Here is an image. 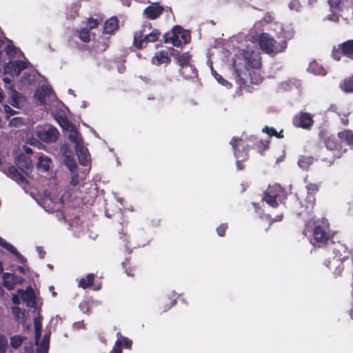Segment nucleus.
<instances>
[{
  "instance_id": "nucleus-5",
  "label": "nucleus",
  "mask_w": 353,
  "mask_h": 353,
  "mask_svg": "<svg viewBox=\"0 0 353 353\" xmlns=\"http://www.w3.org/2000/svg\"><path fill=\"white\" fill-rule=\"evenodd\" d=\"M313 237L316 243L322 244H325L331 238L330 223L327 219L323 218L314 223Z\"/></svg>"
},
{
  "instance_id": "nucleus-27",
  "label": "nucleus",
  "mask_w": 353,
  "mask_h": 353,
  "mask_svg": "<svg viewBox=\"0 0 353 353\" xmlns=\"http://www.w3.org/2000/svg\"><path fill=\"white\" fill-rule=\"evenodd\" d=\"M341 47L343 56H346L353 59V39L347 40L339 44Z\"/></svg>"
},
{
  "instance_id": "nucleus-61",
  "label": "nucleus",
  "mask_w": 353,
  "mask_h": 353,
  "mask_svg": "<svg viewBox=\"0 0 353 353\" xmlns=\"http://www.w3.org/2000/svg\"><path fill=\"white\" fill-rule=\"evenodd\" d=\"M214 77L216 78V79L222 85H226L228 82L224 79L221 75L219 74L216 72H214Z\"/></svg>"
},
{
  "instance_id": "nucleus-60",
  "label": "nucleus",
  "mask_w": 353,
  "mask_h": 353,
  "mask_svg": "<svg viewBox=\"0 0 353 353\" xmlns=\"http://www.w3.org/2000/svg\"><path fill=\"white\" fill-rule=\"evenodd\" d=\"M79 176L77 172L72 174L70 183L72 186H77L79 183Z\"/></svg>"
},
{
  "instance_id": "nucleus-16",
  "label": "nucleus",
  "mask_w": 353,
  "mask_h": 353,
  "mask_svg": "<svg viewBox=\"0 0 353 353\" xmlns=\"http://www.w3.org/2000/svg\"><path fill=\"white\" fill-rule=\"evenodd\" d=\"M343 262L332 257L325 261V265L336 276H340L345 269Z\"/></svg>"
},
{
  "instance_id": "nucleus-2",
  "label": "nucleus",
  "mask_w": 353,
  "mask_h": 353,
  "mask_svg": "<svg viewBox=\"0 0 353 353\" xmlns=\"http://www.w3.org/2000/svg\"><path fill=\"white\" fill-rule=\"evenodd\" d=\"M287 192L279 184L269 185L263 193L262 201H265L272 208L279 207V203H283L287 198Z\"/></svg>"
},
{
  "instance_id": "nucleus-12",
  "label": "nucleus",
  "mask_w": 353,
  "mask_h": 353,
  "mask_svg": "<svg viewBox=\"0 0 353 353\" xmlns=\"http://www.w3.org/2000/svg\"><path fill=\"white\" fill-rule=\"evenodd\" d=\"M163 6L159 3H153L143 10V14L148 19L155 20L163 13Z\"/></svg>"
},
{
  "instance_id": "nucleus-1",
  "label": "nucleus",
  "mask_w": 353,
  "mask_h": 353,
  "mask_svg": "<svg viewBox=\"0 0 353 353\" xmlns=\"http://www.w3.org/2000/svg\"><path fill=\"white\" fill-rule=\"evenodd\" d=\"M294 32L286 31L282 28L279 38V41L270 37L268 34L263 33L259 38L261 49L267 54H278L283 52L288 47V41L292 39Z\"/></svg>"
},
{
  "instance_id": "nucleus-30",
  "label": "nucleus",
  "mask_w": 353,
  "mask_h": 353,
  "mask_svg": "<svg viewBox=\"0 0 353 353\" xmlns=\"http://www.w3.org/2000/svg\"><path fill=\"white\" fill-rule=\"evenodd\" d=\"M34 325L35 343H37L40 339L42 329L41 317L40 316L34 318Z\"/></svg>"
},
{
  "instance_id": "nucleus-53",
  "label": "nucleus",
  "mask_w": 353,
  "mask_h": 353,
  "mask_svg": "<svg viewBox=\"0 0 353 353\" xmlns=\"http://www.w3.org/2000/svg\"><path fill=\"white\" fill-rule=\"evenodd\" d=\"M5 52L9 57H14L16 54V49L13 45H7Z\"/></svg>"
},
{
  "instance_id": "nucleus-19",
  "label": "nucleus",
  "mask_w": 353,
  "mask_h": 353,
  "mask_svg": "<svg viewBox=\"0 0 353 353\" xmlns=\"http://www.w3.org/2000/svg\"><path fill=\"white\" fill-rule=\"evenodd\" d=\"M7 175L18 183L27 185L28 183L26 177L21 174L14 165H10L8 167L7 170Z\"/></svg>"
},
{
  "instance_id": "nucleus-49",
  "label": "nucleus",
  "mask_w": 353,
  "mask_h": 353,
  "mask_svg": "<svg viewBox=\"0 0 353 353\" xmlns=\"http://www.w3.org/2000/svg\"><path fill=\"white\" fill-rule=\"evenodd\" d=\"M8 347V339L3 334H0V353H6Z\"/></svg>"
},
{
  "instance_id": "nucleus-64",
  "label": "nucleus",
  "mask_w": 353,
  "mask_h": 353,
  "mask_svg": "<svg viewBox=\"0 0 353 353\" xmlns=\"http://www.w3.org/2000/svg\"><path fill=\"white\" fill-rule=\"evenodd\" d=\"M12 302L14 305H19L20 303V298L19 297L18 294H14L12 296Z\"/></svg>"
},
{
  "instance_id": "nucleus-15",
  "label": "nucleus",
  "mask_w": 353,
  "mask_h": 353,
  "mask_svg": "<svg viewBox=\"0 0 353 353\" xmlns=\"http://www.w3.org/2000/svg\"><path fill=\"white\" fill-rule=\"evenodd\" d=\"M17 294L20 295V298L23 302L26 303L28 307H35V294L31 286L27 287L26 290L19 289L17 290Z\"/></svg>"
},
{
  "instance_id": "nucleus-58",
  "label": "nucleus",
  "mask_w": 353,
  "mask_h": 353,
  "mask_svg": "<svg viewBox=\"0 0 353 353\" xmlns=\"http://www.w3.org/2000/svg\"><path fill=\"white\" fill-rule=\"evenodd\" d=\"M301 7V3L299 0H291L289 3V8L291 10H299Z\"/></svg>"
},
{
  "instance_id": "nucleus-34",
  "label": "nucleus",
  "mask_w": 353,
  "mask_h": 353,
  "mask_svg": "<svg viewBox=\"0 0 353 353\" xmlns=\"http://www.w3.org/2000/svg\"><path fill=\"white\" fill-rule=\"evenodd\" d=\"M27 339L26 336L21 335H14L10 337V346L16 350L18 349L23 343L24 341Z\"/></svg>"
},
{
  "instance_id": "nucleus-29",
  "label": "nucleus",
  "mask_w": 353,
  "mask_h": 353,
  "mask_svg": "<svg viewBox=\"0 0 353 353\" xmlns=\"http://www.w3.org/2000/svg\"><path fill=\"white\" fill-rule=\"evenodd\" d=\"M51 94V88L48 86H42L41 90L35 93V97L41 103H44L46 98Z\"/></svg>"
},
{
  "instance_id": "nucleus-50",
  "label": "nucleus",
  "mask_w": 353,
  "mask_h": 353,
  "mask_svg": "<svg viewBox=\"0 0 353 353\" xmlns=\"http://www.w3.org/2000/svg\"><path fill=\"white\" fill-rule=\"evenodd\" d=\"M99 21L97 19H94L92 17H90L87 20V26L88 27V30H92L97 28L99 26Z\"/></svg>"
},
{
  "instance_id": "nucleus-20",
  "label": "nucleus",
  "mask_w": 353,
  "mask_h": 353,
  "mask_svg": "<svg viewBox=\"0 0 353 353\" xmlns=\"http://www.w3.org/2000/svg\"><path fill=\"white\" fill-rule=\"evenodd\" d=\"M119 29V20L117 17H111L106 20L103 24V33L112 34Z\"/></svg>"
},
{
  "instance_id": "nucleus-62",
  "label": "nucleus",
  "mask_w": 353,
  "mask_h": 353,
  "mask_svg": "<svg viewBox=\"0 0 353 353\" xmlns=\"http://www.w3.org/2000/svg\"><path fill=\"white\" fill-rule=\"evenodd\" d=\"M3 109L6 113H7L9 116H13L17 112L14 110H12L9 105H5L3 106Z\"/></svg>"
},
{
  "instance_id": "nucleus-21",
  "label": "nucleus",
  "mask_w": 353,
  "mask_h": 353,
  "mask_svg": "<svg viewBox=\"0 0 353 353\" xmlns=\"http://www.w3.org/2000/svg\"><path fill=\"white\" fill-rule=\"evenodd\" d=\"M170 61L171 59L168 56V52L164 50L157 52L152 59V63L157 65H160L163 63L169 64Z\"/></svg>"
},
{
  "instance_id": "nucleus-8",
  "label": "nucleus",
  "mask_w": 353,
  "mask_h": 353,
  "mask_svg": "<svg viewBox=\"0 0 353 353\" xmlns=\"http://www.w3.org/2000/svg\"><path fill=\"white\" fill-rule=\"evenodd\" d=\"M301 205V210H295L294 213L299 217L309 218L313 212L315 203L316 196L307 193V195L303 201L299 202Z\"/></svg>"
},
{
  "instance_id": "nucleus-44",
  "label": "nucleus",
  "mask_w": 353,
  "mask_h": 353,
  "mask_svg": "<svg viewBox=\"0 0 353 353\" xmlns=\"http://www.w3.org/2000/svg\"><path fill=\"white\" fill-rule=\"evenodd\" d=\"M77 155H78V158H79L80 164H81L83 165H87L88 159L87 154H86L85 152L84 151L83 148L79 149L77 151Z\"/></svg>"
},
{
  "instance_id": "nucleus-38",
  "label": "nucleus",
  "mask_w": 353,
  "mask_h": 353,
  "mask_svg": "<svg viewBox=\"0 0 353 353\" xmlns=\"http://www.w3.org/2000/svg\"><path fill=\"white\" fill-rule=\"evenodd\" d=\"M161 36V32L157 29H153L151 32L148 34H145V39L146 41V43L155 42L158 41Z\"/></svg>"
},
{
  "instance_id": "nucleus-57",
  "label": "nucleus",
  "mask_w": 353,
  "mask_h": 353,
  "mask_svg": "<svg viewBox=\"0 0 353 353\" xmlns=\"http://www.w3.org/2000/svg\"><path fill=\"white\" fill-rule=\"evenodd\" d=\"M227 229H228V224L222 223L216 228L217 234L220 236H224Z\"/></svg>"
},
{
  "instance_id": "nucleus-13",
  "label": "nucleus",
  "mask_w": 353,
  "mask_h": 353,
  "mask_svg": "<svg viewBox=\"0 0 353 353\" xmlns=\"http://www.w3.org/2000/svg\"><path fill=\"white\" fill-rule=\"evenodd\" d=\"M152 28V24L150 22H147L143 25L141 30L134 32L133 41L134 47H136L137 49H141L148 45L145 39V32L146 31V29L150 30Z\"/></svg>"
},
{
  "instance_id": "nucleus-7",
  "label": "nucleus",
  "mask_w": 353,
  "mask_h": 353,
  "mask_svg": "<svg viewBox=\"0 0 353 353\" xmlns=\"http://www.w3.org/2000/svg\"><path fill=\"white\" fill-rule=\"evenodd\" d=\"M234 154L236 159L247 160L249 157V150L250 148L248 144H245L241 138L234 137L230 140Z\"/></svg>"
},
{
  "instance_id": "nucleus-54",
  "label": "nucleus",
  "mask_w": 353,
  "mask_h": 353,
  "mask_svg": "<svg viewBox=\"0 0 353 353\" xmlns=\"http://www.w3.org/2000/svg\"><path fill=\"white\" fill-rule=\"evenodd\" d=\"M262 132H264V133H266L267 134H268L270 137H275L276 136V129H274V128L272 127H269V126H265L263 129H262Z\"/></svg>"
},
{
  "instance_id": "nucleus-24",
  "label": "nucleus",
  "mask_w": 353,
  "mask_h": 353,
  "mask_svg": "<svg viewBox=\"0 0 353 353\" xmlns=\"http://www.w3.org/2000/svg\"><path fill=\"white\" fill-rule=\"evenodd\" d=\"M95 274L93 273L88 274L85 277L81 278L78 282V287L83 289L92 288L94 285V279Z\"/></svg>"
},
{
  "instance_id": "nucleus-43",
  "label": "nucleus",
  "mask_w": 353,
  "mask_h": 353,
  "mask_svg": "<svg viewBox=\"0 0 353 353\" xmlns=\"http://www.w3.org/2000/svg\"><path fill=\"white\" fill-rule=\"evenodd\" d=\"M59 125L64 130H68L70 126V122L65 116H59L57 118Z\"/></svg>"
},
{
  "instance_id": "nucleus-48",
  "label": "nucleus",
  "mask_w": 353,
  "mask_h": 353,
  "mask_svg": "<svg viewBox=\"0 0 353 353\" xmlns=\"http://www.w3.org/2000/svg\"><path fill=\"white\" fill-rule=\"evenodd\" d=\"M12 312L16 320H19L24 316V312L19 306L12 307Z\"/></svg>"
},
{
  "instance_id": "nucleus-47",
  "label": "nucleus",
  "mask_w": 353,
  "mask_h": 353,
  "mask_svg": "<svg viewBox=\"0 0 353 353\" xmlns=\"http://www.w3.org/2000/svg\"><path fill=\"white\" fill-rule=\"evenodd\" d=\"M330 11H331V13L326 17L325 19L330 21H334L336 23L339 22V17H340L339 13L341 11H338V10H330Z\"/></svg>"
},
{
  "instance_id": "nucleus-11",
  "label": "nucleus",
  "mask_w": 353,
  "mask_h": 353,
  "mask_svg": "<svg viewBox=\"0 0 353 353\" xmlns=\"http://www.w3.org/2000/svg\"><path fill=\"white\" fill-rule=\"evenodd\" d=\"M14 163L21 171L28 175L32 170V163L30 157L21 153L15 158Z\"/></svg>"
},
{
  "instance_id": "nucleus-41",
  "label": "nucleus",
  "mask_w": 353,
  "mask_h": 353,
  "mask_svg": "<svg viewBox=\"0 0 353 353\" xmlns=\"http://www.w3.org/2000/svg\"><path fill=\"white\" fill-rule=\"evenodd\" d=\"M109 47V39H105L103 41H98L95 42V48L98 51L104 52Z\"/></svg>"
},
{
  "instance_id": "nucleus-22",
  "label": "nucleus",
  "mask_w": 353,
  "mask_h": 353,
  "mask_svg": "<svg viewBox=\"0 0 353 353\" xmlns=\"http://www.w3.org/2000/svg\"><path fill=\"white\" fill-rule=\"evenodd\" d=\"M180 74L185 79H193L197 77L196 68L190 64L179 69Z\"/></svg>"
},
{
  "instance_id": "nucleus-39",
  "label": "nucleus",
  "mask_w": 353,
  "mask_h": 353,
  "mask_svg": "<svg viewBox=\"0 0 353 353\" xmlns=\"http://www.w3.org/2000/svg\"><path fill=\"white\" fill-rule=\"evenodd\" d=\"M79 38L84 43H89L91 41L90 32L88 28H81L77 30Z\"/></svg>"
},
{
  "instance_id": "nucleus-45",
  "label": "nucleus",
  "mask_w": 353,
  "mask_h": 353,
  "mask_svg": "<svg viewBox=\"0 0 353 353\" xmlns=\"http://www.w3.org/2000/svg\"><path fill=\"white\" fill-rule=\"evenodd\" d=\"M307 193L316 196L319 190V184L314 183H308L306 185Z\"/></svg>"
},
{
  "instance_id": "nucleus-56",
  "label": "nucleus",
  "mask_w": 353,
  "mask_h": 353,
  "mask_svg": "<svg viewBox=\"0 0 353 353\" xmlns=\"http://www.w3.org/2000/svg\"><path fill=\"white\" fill-rule=\"evenodd\" d=\"M120 340L122 341V345H123V347L125 348L128 349V350H130L132 348V340L129 339L127 337H124V336H121Z\"/></svg>"
},
{
  "instance_id": "nucleus-52",
  "label": "nucleus",
  "mask_w": 353,
  "mask_h": 353,
  "mask_svg": "<svg viewBox=\"0 0 353 353\" xmlns=\"http://www.w3.org/2000/svg\"><path fill=\"white\" fill-rule=\"evenodd\" d=\"M121 346L122 341L121 340H117L110 353H122Z\"/></svg>"
},
{
  "instance_id": "nucleus-63",
  "label": "nucleus",
  "mask_w": 353,
  "mask_h": 353,
  "mask_svg": "<svg viewBox=\"0 0 353 353\" xmlns=\"http://www.w3.org/2000/svg\"><path fill=\"white\" fill-rule=\"evenodd\" d=\"M25 353H32L33 352V344L30 343L28 345L24 346Z\"/></svg>"
},
{
  "instance_id": "nucleus-18",
  "label": "nucleus",
  "mask_w": 353,
  "mask_h": 353,
  "mask_svg": "<svg viewBox=\"0 0 353 353\" xmlns=\"http://www.w3.org/2000/svg\"><path fill=\"white\" fill-rule=\"evenodd\" d=\"M338 138L341 142L348 145L351 150H353V130L350 129H343L337 133Z\"/></svg>"
},
{
  "instance_id": "nucleus-31",
  "label": "nucleus",
  "mask_w": 353,
  "mask_h": 353,
  "mask_svg": "<svg viewBox=\"0 0 353 353\" xmlns=\"http://www.w3.org/2000/svg\"><path fill=\"white\" fill-rule=\"evenodd\" d=\"M341 90L346 92H353V75L345 79L340 84Z\"/></svg>"
},
{
  "instance_id": "nucleus-25",
  "label": "nucleus",
  "mask_w": 353,
  "mask_h": 353,
  "mask_svg": "<svg viewBox=\"0 0 353 353\" xmlns=\"http://www.w3.org/2000/svg\"><path fill=\"white\" fill-rule=\"evenodd\" d=\"M308 70L316 75L325 76L327 74V71L323 66L316 61L310 63Z\"/></svg>"
},
{
  "instance_id": "nucleus-9",
  "label": "nucleus",
  "mask_w": 353,
  "mask_h": 353,
  "mask_svg": "<svg viewBox=\"0 0 353 353\" xmlns=\"http://www.w3.org/2000/svg\"><path fill=\"white\" fill-rule=\"evenodd\" d=\"M292 122L296 128L305 130H310L314 123L313 116L306 112H299L296 114L293 117Z\"/></svg>"
},
{
  "instance_id": "nucleus-4",
  "label": "nucleus",
  "mask_w": 353,
  "mask_h": 353,
  "mask_svg": "<svg viewBox=\"0 0 353 353\" xmlns=\"http://www.w3.org/2000/svg\"><path fill=\"white\" fill-rule=\"evenodd\" d=\"M318 137L320 141L323 143L327 150L336 152L339 155L347 152V149L344 148L341 140L336 139V138L331 134L326 129H320L318 132Z\"/></svg>"
},
{
  "instance_id": "nucleus-28",
  "label": "nucleus",
  "mask_w": 353,
  "mask_h": 353,
  "mask_svg": "<svg viewBox=\"0 0 353 353\" xmlns=\"http://www.w3.org/2000/svg\"><path fill=\"white\" fill-rule=\"evenodd\" d=\"M10 67L15 74L19 75L22 70L28 68V63L21 60H15L10 62Z\"/></svg>"
},
{
  "instance_id": "nucleus-33",
  "label": "nucleus",
  "mask_w": 353,
  "mask_h": 353,
  "mask_svg": "<svg viewBox=\"0 0 353 353\" xmlns=\"http://www.w3.org/2000/svg\"><path fill=\"white\" fill-rule=\"evenodd\" d=\"M123 269L128 276H134L137 272V267L132 265L130 259H125L122 263Z\"/></svg>"
},
{
  "instance_id": "nucleus-42",
  "label": "nucleus",
  "mask_w": 353,
  "mask_h": 353,
  "mask_svg": "<svg viewBox=\"0 0 353 353\" xmlns=\"http://www.w3.org/2000/svg\"><path fill=\"white\" fill-rule=\"evenodd\" d=\"M64 163L71 172L76 170L77 168L75 160L70 156L65 157Z\"/></svg>"
},
{
  "instance_id": "nucleus-17",
  "label": "nucleus",
  "mask_w": 353,
  "mask_h": 353,
  "mask_svg": "<svg viewBox=\"0 0 353 353\" xmlns=\"http://www.w3.org/2000/svg\"><path fill=\"white\" fill-rule=\"evenodd\" d=\"M333 258L345 261L349 259V250L347 248L341 243L334 245L333 250Z\"/></svg>"
},
{
  "instance_id": "nucleus-35",
  "label": "nucleus",
  "mask_w": 353,
  "mask_h": 353,
  "mask_svg": "<svg viewBox=\"0 0 353 353\" xmlns=\"http://www.w3.org/2000/svg\"><path fill=\"white\" fill-rule=\"evenodd\" d=\"M10 89L11 90V93H10V99L8 100V103L13 107L17 108L18 105H19V97L20 96V93L17 92L14 89L13 85H10Z\"/></svg>"
},
{
  "instance_id": "nucleus-32",
  "label": "nucleus",
  "mask_w": 353,
  "mask_h": 353,
  "mask_svg": "<svg viewBox=\"0 0 353 353\" xmlns=\"http://www.w3.org/2000/svg\"><path fill=\"white\" fill-rule=\"evenodd\" d=\"M50 158L48 157L40 156L39 157L37 165L38 168H42L43 171L47 172L50 170Z\"/></svg>"
},
{
  "instance_id": "nucleus-40",
  "label": "nucleus",
  "mask_w": 353,
  "mask_h": 353,
  "mask_svg": "<svg viewBox=\"0 0 353 353\" xmlns=\"http://www.w3.org/2000/svg\"><path fill=\"white\" fill-rule=\"evenodd\" d=\"M270 143V138L267 140H261L256 143V147L259 152L261 154L269 148V144Z\"/></svg>"
},
{
  "instance_id": "nucleus-51",
  "label": "nucleus",
  "mask_w": 353,
  "mask_h": 353,
  "mask_svg": "<svg viewBox=\"0 0 353 353\" xmlns=\"http://www.w3.org/2000/svg\"><path fill=\"white\" fill-rule=\"evenodd\" d=\"M0 246L3 247L10 252L14 250L15 251V248L1 237H0Z\"/></svg>"
},
{
  "instance_id": "nucleus-3",
  "label": "nucleus",
  "mask_w": 353,
  "mask_h": 353,
  "mask_svg": "<svg viewBox=\"0 0 353 353\" xmlns=\"http://www.w3.org/2000/svg\"><path fill=\"white\" fill-rule=\"evenodd\" d=\"M163 41L171 43L176 47H181L190 41V34L179 26H174L170 32L163 34Z\"/></svg>"
},
{
  "instance_id": "nucleus-26",
  "label": "nucleus",
  "mask_w": 353,
  "mask_h": 353,
  "mask_svg": "<svg viewBox=\"0 0 353 353\" xmlns=\"http://www.w3.org/2000/svg\"><path fill=\"white\" fill-rule=\"evenodd\" d=\"M50 332H46L41 339V341L39 344L36 343L37 345V352L43 351V353H48L49 350L50 345Z\"/></svg>"
},
{
  "instance_id": "nucleus-23",
  "label": "nucleus",
  "mask_w": 353,
  "mask_h": 353,
  "mask_svg": "<svg viewBox=\"0 0 353 353\" xmlns=\"http://www.w3.org/2000/svg\"><path fill=\"white\" fill-rule=\"evenodd\" d=\"M176 63L179 65L180 68L190 65L191 55L189 52H185L181 54H178L174 57Z\"/></svg>"
},
{
  "instance_id": "nucleus-6",
  "label": "nucleus",
  "mask_w": 353,
  "mask_h": 353,
  "mask_svg": "<svg viewBox=\"0 0 353 353\" xmlns=\"http://www.w3.org/2000/svg\"><path fill=\"white\" fill-rule=\"evenodd\" d=\"M35 134L40 141L50 143L57 141L59 137V132L54 126L45 124L37 128Z\"/></svg>"
},
{
  "instance_id": "nucleus-14",
  "label": "nucleus",
  "mask_w": 353,
  "mask_h": 353,
  "mask_svg": "<svg viewBox=\"0 0 353 353\" xmlns=\"http://www.w3.org/2000/svg\"><path fill=\"white\" fill-rule=\"evenodd\" d=\"M243 56L246 65L250 68L259 69L261 67V58L258 53L247 50L243 52Z\"/></svg>"
},
{
  "instance_id": "nucleus-59",
  "label": "nucleus",
  "mask_w": 353,
  "mask_h": 353,
  "mask_svg": "<svg viewBox=\"0 0 353 353\" xmlns=\"http://www.w3.org/2000/svg\"><path fill=\"white\" fill-rule=\"evenodd\" d=\"M10 253H12V254H14L18 259L19 262L21 263H26L27 262V260L15 248V251H12V252H10Z\"/></svg>"
},
{
  "instance_id": "nucleus-46",
  "label": "nucleus",
  "mask_w": 353,
  "mask_h": 353,
  "mask_svg": "<svg viewBox=\"0 0 353 353\" xmlns=\"http://www.w3.org/2000/svg\"><path fill=\"white\" fill-rule=\"evenodd\" d=\"M342 55H343V52H342L341 47L339 46V44L337 47H334L332 52V58L336 61H339Z\"/></svg>"
},
{
  "instance_id": "nucleus-36",
  "label": "nucleus",
  "mask_w": 353,
  "mask_h": 353,
  "mask_svg": "<svg viewBox=\"0 0 353 353\" xmlns=\"http://www.w3.org/2000/svg\"><path fill=\"white\" fill-rule=\"evenodd\" d=\"M346 0H327L330 10L342 11Z\"/></svg>"
},
{
  "instance_id": "nucleus-10",
  "label": "nucleus",
  "mask_w": 353,
  "mask_h": 353,
  "mask_svg": "<svg viewBox=\"0 0 353 353\" xmlns=\"http://www.w3.org/2000/svg\"><path fill=\"white\" fill-rule=\"evenodd\" d=\"M2 278V285L8 290H13L16 285H21L24 282L23 277L9 272H4Z\"/></svg>"
},
{
  "instance_id": "nucleus-55",
  "label": "nucleus",
  "mask_w": 353,
  "mask_h": 353,
  "mask_svg": "<svg viewBox=\"0 0 353 353\" xmlns=\"http://www.w3.org/2000/svg\"><path fill=\"white\" fill-rule=\"evenodd\" d=\"M350 113H344L342 114L341 112H337V114L339 116L341 122L344 126H347L349 125V119H348V115Z\"/></svg>"
},
{
  "instance_id": "nucleus-37",
  "label": "nucleus",
  "mask_w": 353,
  "mask_h": 353,
  "mask_svg": "<svg viewBox=\"0 0 353 353\" xmlns=\"http://www.w3.org/2000/svg\"><path fill=\"white\" fill-rule=\"evenodd\" d=\"M313 160V157H312L301 156L298 161V164L302 169L307 170L312 164Z\"/></svg>"
}]
</instances>
